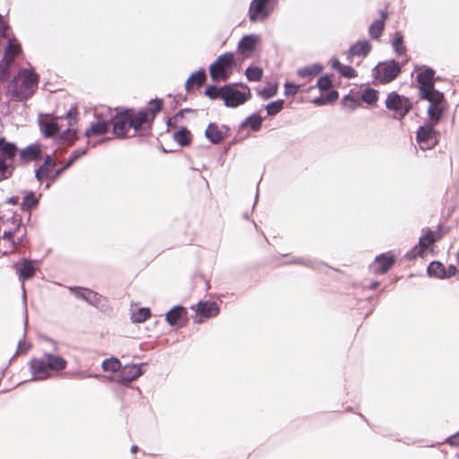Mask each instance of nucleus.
I'll use <instances>...</instances> for the list:
<instances>
[{
  "mask_svg": "<svg viewBox=\"0 0 459 459\" xmlns=\"http://www.w3.org/2000/svg\"><path fill=\"white\" fill-rule=\"evenodd\" d=\"M264 118L256 113L247 117L240 125V128H250L254 132L260 130Z\"/></svg>",
  "mask_w": 459,
  "mask_h": 459,
  "instance_id": "25",
  "label": "nucleus"
},
{
  "mask_svg": "<svg viewBox=\"0 0 459 459\" xmlns=\"http://www.w3.org/2000/svg\"><path fill=\"white\" fill-rule=\"evenodd\" d=\"M30 349V345L23 340L18 344V352L24 353Z\"/></svg>",
  "mask_w": 459,
  "mask_h": 459,
  "instance_id": "51",
  "label": "nucleus"
},
{
  "mask_svg": "<svg viewBox=\"0 0 459 459\" xmlns=\"http://www.w3.org/2000/svg\"><path fill=\"white\" fill-rule=\"evenodd\" d=\"M261 42V36L258 34L245 35L238 43L237 50L244 57H250Z\"/></svg>",
  "mask_w": 459,
  "mask_h": 459,
  "instance_id": "17",
  "label": "nucleus"
},
{
  "mask_svg": "<svg viewBox=\"0 0 459 459\" xmlns=\"http://www.w3.org/2000/svg\"><path fill=\"white\" fill-rule=\"evenodd\" d=\"M429 102L428 108V117L429 124L436 126L441 119L446 109L444 106V94L442 92H432L431 95L423 97Z\"/></svg>",
  "mask_w": 459,
  "mask_h": 459,
  "instance_id": "11",
  "label": "nucleus"
},
{
  "mask_svg": "<svg viewBox=\"0 0 459 459\" xmlns=\"http://www.w3.org/2000/svg\"><path fill=\"white\" fill-rule=\"evenodd\" d=\"M371 50V45L368 40H359L351 46L349 49V58L351 56L365 57Z\"/></svg>",
  "mask_w": 459,
  "mask_h": 459,
  "instance_id": "21",
  "label": "nucleus"
},
{
  "mask_svg": "<svg viewBox=\"0 0 459 459\" xmlns=\"http://www.w3.org/2000/svg\"><path fill=\"white\" fill-rule=\"evenodd\" d=\"M68 117L70 119H73L71 112L68 113Z\"/></svg>",
  "mask_w": 459,
  "mask_h": 459,
  "instance_id": "62",
  "label": "nucleus"
},
{
  "mask_svg": "<svg viewBox=\"0 0 459 459\" xmlns=\"http://www.w3.org/2000/svg\"><path fill=\"white\" fill-rule=\"evenodd\" d=\"M394 256L390 253L382 254L377 256L370 264V270L375 274L385 273L394 264Z\"/></svg>",
  "mask_w": 459,
  "mask_h": 459,
  "instance_id": "19",
  "label": "nucleus"
},
{
  "mask_svg": "<svg viewBox=\"0 0 459 459\" xmlns=\"http://www.w3.org/2000/svg\"><path fill=\"white\" fill-rule=\"evenodd\" d=\"M55 165V160L50 156H48L44 163L36 170L38 181L42 182L44 178H48Z\"/></svg>",
  "mask_w": 459,
  "mask_h": 459,
  "instance_id": "26",
  "label": "nucleus"
},
{
  "mask_svg": "<svg viewBox=\"0 0 459 459\" xmlns=\"http://www.w3.org/2000/svg\"><path fill=\"white\" fill-rule=\"evenodd\" d=\"M39 196H37L35 193L31 191L25 192V195L23 196L22 202V209L23 211H30L32 208L36 207L39 204Z\"/></svg>",
  "mask_w": 459,
  "mask_h": 459,
  "instance_id": "30",
  "label": "nucleus"
},
{
  "mask_svg": "<svg viewBox=\"0 0 459 459\" xmlns=\"http://www.w3.org/2000/svg\"><path fill=\"white\" fill-rule=\"evenodd\" d=\"M401 69L402 66L394 60L380 63L374 69L375 78L382 83L390 82L397 77Z\"/></svg>",
  "mask_w": 459,
  "mask_h": 459,
  "instance_id": "12",
  "label": "nucleus"
},
{
  "mask_svg": "<svg viewBox=\"0 0 459 459\" xmlns=\"http://www.w3.org/2000/svg\"><path fill=\"white\" fill-rule=\"evenodd\" d=\"M64 170H65V169H63V168H61V169H57V170L56 171L55 175L50 178V182H48V183L47 184V186H46V187H47V188H48V187H49L50 183H51V182H53V181H54V180H55V179H56V178H57V177H58V176H59V175L64 171Z\"/></svg>",
  "mask_w": 459,
  "mask_h": 459,
  "instance_id": "54",
  "label": "nucleus"
},
{
  "mask_svg": "<svg viewBox=\"0 0 459 459\" xmlns=\"http://www.w3.org/2000/svg\"><path fill=\"white\" fill-rule=\"evenodd\" d=\"M22 290H23V295H22V297H23V299L25 300V299H26V294H25V290H24V286H23V284L22 285Z\"/></svg>",
  "mask_w": 459,
  "mask_h": 459,
  "instance_id": "59",
  "label": "nucleus"
},
{
  "mask_svg": "<svg viewBox=\"0 0 459 459\" xmlns=\"http://www.w3.org/2000/svg\"><path fill=\"white\" fill-rule=\"evenodd\" d=\"M101 368L106 372L118 373L121 368V362L118 359L111 357L103 360Z\"/></svg>",
  "mask_w": 459,
  "mask_h": 459,
  "instance_id": "34",
  "label": "nucleus"
},
{
  "mask_svg": "<svg viewBox=\"0 0 459 459\" xmlns=\"http://www.w3.org/2000/svg\"><path fill=\"white\" fill-rule=\"evenodd\" d=\"M86 152V150L85 149H82V150H76L74 151L70 158L74 160V161H75L77 159H79L80 157H82V155H84Z\"/></svg>",
  "mask_w": 459,
  "mask_h": 459,
  "instance_id": "52",
  "label": "nucleus"
},
{
  "mask_svg": "<svg viewBox=\"0 0 459 459\" xmlns=\"http://www.w3.org/2000/svg\"><path fill=\"white\" fill-rule=\"evenodd\" d=\"M137 450H138V447L134 445V446H131V452L133 454H134Z\"/></svg>",
  "mask_w": 459,
  "mask_h": 459,
  "instance_id": "58",
  "label": "nucleus"
},
{
  "mask_svg": "<svg viewBox=\"0 0 459 459\" xmlns=\"http://www.w3.org/2000/svg\"><path fill=\"white\" fill-rule=\"evenodd\" d=\"M40 154V149L38 145H30L21 152L22 159L34 160Z\"/></svg>",
  "mask_w": 459,
  "mask_h": 459,
  "instance_id": "38",
  "label": "nucleus"
},
{
  "mask_svg": "<svg viewBox=\"0 0 459 459\" xmlns=\"http://www.w3.org/2000/svg\"><path fill=\"white\" fill-rule=\"evenodd\" d=\"M299 86L292 82H286L284 85V93L286 96H294L298 93Z\"/></svg>",
  "mask_w": 459,
  "mask_h": 459,
  "instance_id": "47",
  "label": "nucleus"
},
{
  "mask_svg": "<svg viewBox=\"0 0 459 459\" xmlns=\"http://www.w3.org/2000/svg\"><path fill=\"white\" fill-rule=\"evenodd\" d=\"M323 67L318 64H314L298 70V74L303 78H313L319 74Z\"/></svg>",
  "mask_w": 459,
  "mask_h": 459,
  "instance_id": "32",
  "label": "nucleus"
},
{
  "mask_svg": "<svg viewBox=\"0 0 459 459\" xmlns=\"http://www.w3.org/2000/svg\"><path fill=\"white\" fill-rule=\"evenodd\" d=\"M206 79V74L204 69H200L193 73L186 82V91H190L194 86L200 87Z\"/></svg>",
  "mask_w": 459,
  "mask_h": 459,
  "instance_id": "24",
  "label": "nucleus"
},
{
  "mask_svg": "<svg viewBox=\"0 0 459 459\" xmlns=\"http://www.w3.org/2000/svg\"><path fill=\"white\" fill-rule=\"evenodd\" d=\"M95 116L97 121L92 122L91 126L85 131V136L89 143L96 145L98 142H93V138L104 136L110 128L113 120V112L109 108H100L96 110Z\"/></svg>",
  "mask_w": 459,
  "mask_h": 459,
  "instance_id": "4",
  "label": "nucleus"
},
{
  "mask_svg": "<svg viewBox=\"0 0 459 459\" xmlns=\"http://www.w3.org/2000/svg\"><path fill=\"white\" fill-rule=\"evenodd\" d=\"M69 290L77 299H83L91 305L98 306L100 303L101 296L89 289L71 287Z\"/></svg>",
  "mask_w": 459,
  "mask_h": 459,
  "instance_id": "20",
  "label": "nucleus"
},
{
  "mask_svg": "<svg viewBox=\"0 0 459 459\" xmlns=\"http://www.w3.org/2000/svg\"><path fill=\"white\" fill-rule=\"evenodd\" d=\"M186 314V309L181 306L172 307L166 314V321L170 325H175Z\"/></svg>",
  "mask_w": 459,
  "mask_h": 459,
  "instance_id": "28",
  "label": "nucleus"
},
{
  "mask_svg": "<svg viewBox=\"0 0 459 459\" xmlns=\"http://www.w3.org/2000/svg\"><path fill=\"white\" fill-rule=\"evenodd\" d=\"M173 138L181 146H186L190 143V133L187 129L181 128L174 133Z\"/></svg>",
  "mask_w": 459,
  "mask_h": 459,
  "instance_id": "36",
  "label": "nucleus"
},
{
  "mask_svg": "<svg viewBox=\"0 0 459 459\" xmlns=\"http://www.w3.org/2000/svg\"><path fill=\"white\" fill-rule=\"evenodd\" d=\"M392 46L397 55L403 56L405 54L406 48L403 45V36L400 31L394 33Z\"/></svg>",
  "mask_w": 459,
  "mask_h": 459,
  "instance_id": "35",
  "label": "nucleus"
},
{
  "mask_svg": "<svg viewBox=\"0 0 459 459\" xmlns=\"http://www.w3.org/2000/svg\"><path fill=\"white\" fill-rule=\"evenodd\" d=\"M284 101L282 100H278L276 101L271 102L265 106V109L269 116H273L279 113L283 108Z\"/></svg>",
  "mask_w": 459,
  "mask_h": 459,
  "instance_id": "43",
  "label": "nucleus"
},
{
  "mask_svg": "<svg viewBox=\"0 0 459 459\" xmlns=\"http://www.w3.org/2000/svg\"><path fill=\"white\" fill-rule=\"evenodd\" d=\"M385 106L388 109L394 110L395 117L399 118L403 117L411 108L409 100L396 92H391L388 94L385 100Z\"/></svg>",
  "mask_w": 459,
  "mask_h": 459,
  "instance_id": "15",
  "label": "nucleus"
},
{
  "mask_svg": "<svg viewBox=\"0 0 459 459\" xmlns=\"http://www.w3.org/2000/svg\"><path fill=\"white\" fill-rule=\"evenodd\" d=\"M65 366L66 361L62 357L51 354L33 359L30 363L33 380H44L49 377L52 373L62 370Z\"/></svg>",
  "mask_w": 459,
  "mask_h": 459,
  "instance_id": "3",
  "label": "nucleus"
},
{
  "mask_svg": "<svg viewBox=\"0 0 459 459\" xmlns=\"http://www.w3.org/2000/svg\"><path fill=\"white\" fill-rule=\"evenodd\" d=\"M446 444L449 445L450 446H455L457 444H459V431L455 435L448 437L446 440Z\"/></svg>",
  "mask_w": 459,
  "mask_h": 459,
  "instance_id": "49",
  "label": "nucleus"
},
{
  "mask_svg": "<svg viewBox=\"0 0 459 459\" xmlns=\"http://www.w3.org/2000/svg\"><path fill=\"white\" fill-rule=\"evenodd\" d=\"M206 138L214 144L223 141L225 137L224 131L216 124H210L205 130Z\"/></svg>",
  "mask_w": 459,
  "mask_h": 459,
  "instance_id": "22",
  "label": "nucleus"
},
{
  "mask_svg": "<svg viewBox=\"0 0 459 459\" xmlns=\"http://www.w3.org/2000/svg\"><path fill=\"white\" fill-rule=\"evenodd\" d=\"M39 76L30 68L19 70L9 82L6 95L15 101H26L36 92Z\"/></svg>",
  "mask_w": 459,
  "mask_h": 459,
  "instance_id": "2",
  "label": "nucleus"
},
{
  "mask_svg": "<svg viewBox=\"0 0 459 459\" xmlns=\"http://www.w3.org/2000/svg\"><path fill=\"white\" fill-rule=\"evenodd\" d=\"M456 261H457V264H459V249H458V252L456 254Z\"/></svg>",
  "mask_w": 459,
  "mask_h": 459,
  "instance_id": "61",
  "label": "nucleus"
},
{
  "mask_svg": "<svg viewBox=\"0 0 459 459\" xmlns=\"http://www.w3.org/2000/svg\"><path fill=\"white\" fill-rule=\"evenodd\" d=\"M40 128L45 136H54L58 132V125L54 120H40Z\"/></svg>",
  "mask_w": 459,
  "mask_h": 459,
  "instance_id": "33",
  "label": "nucleus"
},
{
  "mask_svg": "<svg viewBox=\"0 0 459 459\" xmlns=\"http://www.w3.org/2000/svg\"><path fill=\"white\" fill-rule=\"evenodd\" d=\"M331 65L345 78L351 79L357 76V72L351 66L342 65L337 59H333Z\"/></svg>",
  "mask_w": 459,
  "mask_h": 459,
  "instance_id": "27",
  "label": "nucleus"
},
{
  "mask_svg": "<svg viewBox=\"0 0 459 459\" xmlns=\"http://www.w3.org/2000/svg\"><path fill=\"white\" fill-rule=\"evenodd\" d=\"M162 108V101L160 100H154L149 102L148 110L145 111L146 114L151 113L152 119L154 117V116L160 111Z\"/></svg>",
  "mask_w": 459,
  "mask_h": 459,
  "instance_id": "44",
  "label": "nucleus"
},
{
  "mask_svg": "<svg viewBox=\"0 0 459 459\" xmlns=\"http://www.w3.org/2000/svg\"><path fill=\"white\" fill-rule=\"evenodd\" d=\"M113 133L119 137H133L143 134L150 128V121L145 110L126 111L113 114Z\"/></svg>",
  "mask_w": 459,
  "mask_h": 459,
  "instance_id": "1",
  "label": "nucleus"
},
{
  "mask_svg": "<svg viewBox=\"0 0 459 459\" xmlns=\"http://www.w3.org/2000/svg\"><path fill=\"white\" fill-rule=\"evenodd\" d=\"M246 75L249 81L258 82L263 76V70L257 66H250L247 68Z\"/></svg>",
  "mask_w": 459,
  "mask_h": 459,
  "instance_id": "42",
  "label": "nucleus"
},
{
  "mask_svg": "<svg viewBox=\"0 0 459 459\" xmlns=\"http://www.w3.org/2000/svg\"><path fill=\"white\" fill-rule=\"evenodd\" d=\"M235 65L236 62L233 53H224L210 65V75L214 82L227 81Z\"/></svg>",
  "mask_w": 459,
  "mask_h": 459,
  "instance_id": "8",
  "label": "nucleus"
},
{
  "mask_svg": "<svg viewBox=\"0 0 459 459\" xmlns=\"http://www.w3.org/2000/svg\"><path fill=\"white\" fill-rule=\"evenodd\" d=\"M65 138L67 140H73L74 137V132H72L71 130H68L65 133Z\"/></svg>",
  "mask_w": 459,
  "mask_h": 459,
  "instance_id": "55",
  "label": "nucleus"
},
{
  "mask_svg": "<svg viewBox=\"0 0 459 459\" xmlns=\"http://www.w3.org/2000/svg\"><path fill=\"white\" fill-rule=\"evenodd\" d=\"M439 232L424 230L422 236L420 238L419 245L414 247L410 252L406 254L409 260L414 259L417 256H426L433 253L432 245L441 238Z\"/></svg>",
  "mask_w": 459,
  "mask_h": 459,
  "instance_id": "10",
  "label": "nucleus"
},
{
  "mask_svg": "<svg viewBox=\"0 0 459 459\" xmlns=\"http://www.w3.org/2000/svg\"><path fill=\"white\" fill-rule=\"evenodd\" d=\"M143 364H127L124 367L121 366L116 381L119 384H127L135 380L143 375Z\"/></svg>",
  "mask_w": 459,
  "mask_h": 459,
  "instance_id": "18",
  "label": "nucleus"
},
{
  "mask_svg": "<svg viewBox=\"0 0 459 459\" xmlns=\"http://www.w3.org/2000/svg\"><path fill=\"white\" fill-rule=\"evenodd\" d=\"M7 25L0 16V36L6 38L8 45L4 49V55L0 61V82L4 80L9 65L13 62L14 58L21 53V45L14 38H10L7 33Z\"/></svg>",
  "mask_w": 459,
  "mask_h": 459,
  "instance_id": "5",
  "label": "nucleus"
},
{
  "mask_svg": "<svg viewBox=\"0 0 459 459\" xmlns=\"http://www.w3.org/2000/svg\"><path fill=\"white\" fill-rule=\"evenodd\" d=\"M428 273L429 276L438 279H446V267L438 261L431 262L428 266Z\"/></svg>",
  "mask_w": 459,
  "mask_h": 459,
  "instance_id": "29",
  "label": "nucleus"
},
{
  "mask_svg": "<svg viewBox=\"0 0 459 459\" xmlns=\"http://www.w3.org/2000/svg\"><path fill=\"white\" fill-rule=\"evenodd\" d=\"M361 100L367 104L372 105L377 100V91L374 89L367 88L361 93Z\"/></svg>",
  "mask_w": 459,
  "mask_h": 459,
  "instance_id": "41",
  "label": "nucleus"
},
{
  "mask_svg": "<svg viewBox=\"0 0 459 459\" xmlns=\"http://www.w3.org/2000/svg\"><path fill=\"white\" fill-rule=\"evenodd\" d=\"M277 92V85L276 84H270L266 87H264L260 92V96L264 99H269L271 97H273Z\"/></svg>",
  "mask_w": 459,
  "mask_h": 459,
  "instance_id": "45",
  "label": "nucleus"
},
{
  "mask_svg": "<svg viewBox=\"0 0 459 459\" xmlns=\"http://www.w3.org/2000/svg\"><path fill=\"white\" fill-rule=\"evenodd\" d=\"M223 102L228 108H237L245 104L251 98V91L247 85L230 83L224 85Z\"/></svg>",
  "mask_w": 459,
  "mask_h": 459,
  "instance_id": "9",
  "label": "nucleus"
},
{
  "mask_svg": "<svg viewBox=\"0 0 459 459\" xmlns=\"http://www.w3.org/2000/svg\"><path fill=\"white\" fill-rule=\"evenodd\" d=\"M434 126V125L426 124L417 131V143L423 151L429 150L437 143V135Z\"/></svg>",
  "mask_w": 459,
  "mask_h": 459,
  "instance_id": "14",
  "label": "nucleus"
},
{
  "mask_svg": "<svg viewBox=\"0 0 459 459\" xmlns=\"http://www.w3.org/2000/svg\"><path fill=\"white\" fill-rule=\"evenodd\" d=\"M434 74L431 68H425L417 75L421 98L431 95L432 92H439L433 86Z\"/></svg>",
  "mask_w": 459,
  "mask_h": 459,
  "instance_id": "16",
  "label": "nucleus"
},
{
  "mask_svg": "<svg viewBox=\"0 0 459 459\" xmlns=\"http://www.w3.org/2000/svg\"><path fill=\"white\" fill-rule=\"evenodd\" d=\"M316 86L320 91H327L332 86V80L329 76H322L318 79Z\"/></svg>",
  "mask_w": 459,
  "mask_h": 459,
  "instance_id": "46",
  "label": "nucleus"
},
{
  "mask_svg": "<svg viewBox=\"0 0 459 459\" xmlns=\"http://www.w3.org/2000/svg\"><path fill=\"white\" fill-rule=\"evenodd\" d=\"M19 229H20V224L16 223L13 230H4L3 238L9 242L10 251L13 250L16 247V243L13 238V235L16 234V232L19 230Z\"/></svg>",
  "mask_w": 459,
  "mask_h": 459,
  "instance_id": "40",
  "label": "nucleus"
},
{
  "mask_svg": "<svg viewBox=\"0 0 459 459\" xmlns=\"http://www.w3.org/2000/svg\"><path fill=\"white\" fill-rule=\"evenodd\" d=\"M456 273H457L456 267L453 264H450L447 268H446V279L455 275Z\"/></svg>",
  "mask_w": 459,
  "mask_h": 459,
  "instance_id": "50",
  "label": "nucleus"
},
{
  "mask_svg": "<svg viewBox=\"0 0 459 459\" xmlns=\"http://www.w3.org/2000/svg\"><path fill=\"white\" fill-rule=\"evenodd\" d=\"M339 97V94L336 91H331L325 96V100L327 104L334 102Z\"/></svg>",
  "mask_w": 459,
  "mask_h": 459,
  "instance_id": "48",
  "label": "nucleus"
},
{
  "mask_svg": "<svg viewBox=\"0 0 459 459\" xmlns=\"http://www.w3.org/2000/svg\"><path fill=\"white\" fill-rule=\"evenodd\" d=\"M223 91H224V86L218 88L214 85H209L205 89V95L212 100H215V99L223 100V96H224Z\"/></svg>",
  "mask_w": 459,
  "mask_h": 459,
  "instance_id": "39",
  "label": "nucleus"
},
{
  "mask_svg": "<svg viewBox=\"0 0 459 459\" xmlns=\"http://www.w3.org/2000/svg\"><path fill=\"white\" fill-rule=\"evenodd\" d=\"M19 202V197L18 196H13V197H11L9 200H8V203L11 204H17Z\"/></svg>",
  "mask_w": 459,
  "mask_h": 459,
  "instance_id": "56",
  "label": "nucleus"
},
{
  "mask_svg": "<svg viewBox=\"0 0 459 459\" xmlns=\"http://www.w3.org/2000/svg\"><path fill=\"white\" fill-rule=\"evenodd\" d=\"M74 160L69 158L67 162L65 163V165L63 167V169H66L67 168H69L73 163H74Z\"/></svg>",
  "mask_w": 459,
  "mask_h": 459,
  "instance_id": "57",
  "label": "nucleus"
},
{
  "mask_svg": "<svg viewBox=\"0 0 459 459\" xmlns=\"http://www.w3.org/2000/svg\"><path fill=\"white\" fill-rule=\"evenodd\" d=\"M312 102L316 106H324L327 104L325 100V96L316 98L312 100Z\"/></svg>",
  "mask_w": 459,
  "mask_h": 459,
  "instance_id": "53",
  "label": "nucleus"
},
{
  "mask_svg": "<svg viewBox=\"0 0 459 459\" xmlns=\"http://www.w3.org/2000/svg\"><path fill=\"white\" fill-rule=\"evenodd\" d=\"M151 316V312L148 307H141L132 313L131 319L134 323H143Z\"/></svg>",
  "mask_w": 459,
  "mask_h": 459,
  "instance_id": "37",
  "label": "nucleus"
},
{
  "mask_svg": "<svg viewBox=\"0 0 459 459\" xmlns=\"http://www.w3.org/2000/svg\"><path fill=\"white\" fill-rule=\"evenodd\" d=\"M279 0H252L249 4L247 17L250 22H261L268 20L278 9Z\"/></svg>",
  "mask_w": 459,
  "mask_h": 459,
  "instance_id": "7",
  "label": "nucleus"
},
{
  "mask_svg": "<svg viewBox=\"0 0 459 459\" xmlns=\"http://www.w3.org/2000/svg\"><path fill=\"white\" fill-rule=\"evenodd\" d=\"M386 18V14L383 12L381 13V19L375 21L369 27V34L373 39H378L385 27V20Z\"/></svg>",
  "mask_w": 459,
  "mask_h": 459,
  "instance_id": "31",
  "label": "nucleus"
},
{
  "mask_svg": "<svg viewBox=\"0 0 459 459\" xmlns=\"http://www.w3.org/2000/svg\"><path fill=\"white\" fill-rule=\"evenodd\" d=\"M378 285V282L375 281L371 284V288L374 289Z\"/></svg>",
  "mask_w": 459,
  "mask_h": 459,
  "instance_id": "60",
  "label": "nucleus"
},
{
  "mask_svg": "<svg viewBox=\"0 0 459 459\" xmlns=\"http://www.w3.org/2000/svg\"><path fill=\"white\" fill-rule=\"evenodd\" d=\"M36 268L31 261L23 260L22 265L17 269V273L21 281L32 278L35 274Z\"/></svg>",
  "mask_w": 459,
  "mask_h": 459,
  "instance_id": "23",
  "label": "nucleus"
},
{
  "mask_svg": "<svg viewBox=\"0 0 459 459\" xmlns=\"http://www.w3.org/2000/svg\"><path fill=\"white\" fill-rule=\"evenodd\" d=\"M191 309L195 313L193 320L196 324H202L206 319L216 316L220 312V307L214 301H199L191 306Z\"/></svg>",
  "mask_w": 459,
  "mask_h": 459,
  "instance_id": "13",
  "label": "nucleus"
},
{
  "mask_svg": "<svg viewBox=\"0 0 459 459\" xmlns=\"http://www.w3.org/2000/svg\"><path fill=\"white\" fill-rule=\"evenodd\" d=\"M17 147L14 143L0 138V182L12 177Z\"/></svg>",
  "mask_w": 459,
  "mask_h": 459,
  "instance_id": "6",
  "label": "nucleus"
}]
</instances>
